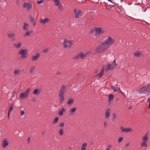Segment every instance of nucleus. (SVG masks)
Masks as SVG:
<instances>
[{"label": "nucleus", "instance_id": "8", "mask_svg": "<svg viewBox=\"0 0 150 150\" xmlns=\"http://www.w3.org/2000/svg\"><path fill=\"white\" fill-rule=\"evenodd\" d=\"M53 1L54 2L55 5L57 6L58 9L60 11H62L63 8L60 2V1L59 0H53Z\"/></svg>", "mask_w": 150, "mask_h": 150}, {"label": "nucleus", "instance_id": "19", "mask_svg": "<svg viewBox=\"0 0 150 150\" xmlns=\"http://www.w3.org/2000/svg\"><path fill=\"white\" fill-rule=\"evenodd\" d=\"M96 50L98 53L104 52L103 49L101 48L100 45L97 47Z\"/></svg>", "mask_w": 150, "mask_h": 150}, {"label": "nucleus", "instance_id": "38", "mask_svg": "<svg viewBox=\"0 0 150 150\" xmlns=\"http://www.w3.org/2000/svg\"><path fill=\"white\" fill-rule=\"evenodd\" d=\"M146 142L143 141V142L141 144V146L142 147H146L147 145Z\"/></svg>", "mask_w": 150, "mask_h": 150}, {"label": "nucleus", "instance_id": "17", "mask_svg": "<svg viewBox=\"0 0 150 150\" xmlns=\"http://www.w3.org/2000/svg\"><path fill=\"white\" fill-rule=\"evenodd\" d=\"M110 108H107L105 112V118L107 119L109 117L110 114Z\"/></svg>", "mask_w": 150, "mask_h": 150}, {"label": "nucleus", "instance_id": "1", "mask_svg": "<svg viewBox=\"0 0 150 150\" xmlns=\"http://www.w3.org/2000/svg\"><path fill=\"white\" fill-rule=\"evenodd\" d=\"M65 88L66 86L63 85L60 89L59 95L60 98L59 103L60 104H62L64 100V95L65 93Z\"/></svg>", "mask_w": 150, "mask_h": 150}, {"label": "nucleus", "instance_id": "62", "mask_svg": "<svg viewBox=\"0 0 150 150\" xmlns=\"http://www.w3.org/2000/svg\"><path fill=\"white\" fill-rule=\"evenodd\" d=\"M8 119H9V113H8Z\"/></svg>", "mask_w": 150, "mask_h": 150}, {"label": "nucleus", "instance_id": "60", "mask_svg": "<svg viewBox=\"0 0 150 150\" xmlns=\"http://www.w3.org/2000/svg\"><path fill=\"white\" fill-rule=\"evenodd\" d=\"M15 40V38L14 37L13 38V39L11 40L12 41H13Z\"/></svg>", "mask_w": 150, "mask_h": 150}, {"label": "nucleus", "instance_id": "22", "mask_svg": "<svg viewBox=\"0 0 150 150\" xmlns=\"http://www.w3.org/2000/svg\"><path fill=\"white\" fill-rule=\"evenodd\" d=\"M26 7L30 9L31 8V5L29 3H25L23 5V7L25 8Z\"/></svg>", "mask_w": 150, "mask_h": 150}, {"label": "nucleus", "instance_id": "6", "mask_svg": "<svg viewBox=\"0 0 150 150\" xmlns=\"http://www.w3.org/2000/svg\"><path fill=\"white\" fill-rule=\"evenodd\" d=\"M30 90L29 88L27 89L24 92H23L21 93L20 95V98L22 99H25L28 96V94Z\"/></svg>", "mask_w": 150, "mask_h": 150}, {"label": "nucleus", "instance_id": "56", "mask_svg": "<svg viewBox=\"0 0 150 150\" xmlns=\"http://www.w3.org/2000/svg\"><path fill=\"white\" fill-rule=\"evenodd\" d=\"M112 2V4H113V5H112V6H116V3H114V2H112H112Z\"/></svg>", "mask_w": 150, "mask_h": 150}, {"label": "nucleus", "instance_id": "43", "mask_svg": "<svg viewBox=\"0 0 150 150\" xmlns=\"http://www.w3.org/2000/svg\"><path fill=\"white\" fill-rule=\"evenodd\" d=\"M64 125V122L61 123L59 125V127H63Z\"/></svg>", "mask_w": 150, "mask_h": 150}, {"label": "nucleus", "instance_id": "26", "mask_svg": "<svg viewBox=\"0 0 150 150\" xmlns=\"http://www.w3.org/2000/svg\"><path fill=\"white\" fill-rule=\"evenodd\" d=\"M22 45V43L21 42H19L18 43V44H14L13 46L14 47L17 49L19 48Z\"/></svg>", "mask_w": 150, "mask_h": 150}, {"label": "nucleus", "instance_id": "58", "mask_svg": "<svg viewBox=\"0 0 150 150\" xmlns=\"http://www.w3.org/2000/svg\"><path fill=\"white\" fill-rule=\"evenodd\" d=\"M29 33L30 35L31 34H32L33 33V31H29Z\"/></svg>", "mask_w": 150, "mask_h": 150}, {"label": "nucleus", "instance_id": "11", "mask_svg": "<svg viewBox=\"0 0 150 150\" xmlns=\"http://www.w3.org/2000/svg\"><path fill=\"white\" fill-rule=\"evenodd\" d=\"M8 142L6 139H4L2 141V147L3 148H6L8 145Z\"/></svg>", "mask_w": 150, "mask_h": 150}, {"label": "nucleus", "instance_id": "54", "mask_svg": "<svg viewBox=\"0 0 150 150\" xmlns=\"http://www.w3.org/2000/svg\"><path fill=\"white\" fill-rule=\"evenodd\" d=\"M148 101H149V108H150V99L149 98L148 99Z\"/></svg>", "mask_w": 150, "mask_h": 150}, {"label": "nucleus", "instance_id": "61", "mask_svg": "<svg viewBox=\"0 0 150 150\" xmlns=\"http://www.w3.org/2000/svg\"><path fill=\"white\" fill-rule=\"evenodd\" d=\"M33 100L34 102H36V99L35 98L33 99Z\"/></svg>", "mask_w": 150, "mask_h": 150}, {"label": "nucleus", "instance_id": "7", "mask_svg": "<svg viewBox=\"0 0 150 150\" xmlns=\"http://www.w3.org/2000/svg\"><path fill=\"white\" fill-rule=\"evenodd\" d=\"M115 40L111 37H109L108 38L104 41V43L108 45H111L115 42Z\"/></svg>", "mask_w": 150, "mask_h": 150}, {"label": "nucleus", "instance_id": "42", "mask_svg": "<svg viewBox=\"0 0 150 150\" xmlns=\"http://www.w3.org/2000/svg\"><path fill=\"white\" fill-rule=\"evenodd\" d=\"M113 117L112 118V120H115L117 117V115L115 113H113Z\"/></svg>", "mask_w": 150, "mask_h": 150}, {"label": "nucleus", "instance_id": "21", "mask_svg": "<svg viewBox=\"0 0 150 150\" xmlns=\"http://www.w3.org/2000/svg\"><path fill=\"white\" fill-rule=\"evenodd\" d=\"M29 17L31 22L33 23V25L35 26L36 25V23L35 19L33 18L32 16L30 15L29 16Z\"/></svg>", "mask_w": 150, "mask_h": 150}, {"label": "nucleus", "instance_id": "27", "mask_svg": "<svg viewBox=\"0 0 150 150\" xmlns=\"http://www.w3.org/2000/svg\"><path fill=\"white\" fill-rule=\"evenodd\" d=\"M77 109V108L76 107H74L73 108L71 109L69 111L71 115H73L74 114V112H75Z\"/></svg>", "mask_w": 150, "mask_h": 150}, {"label": "nucleus", "instance_id": "24", "mask_svg": "<svg viewBox=\"0 0 150 150\" xmlns=\"http://www.w3.org/2000/svg\"><path fill=\"white\" fill-rule=\"evenodd\" d=\"M74 102V99L72 98H69L67 100V103L68 105L72 104Z\"/></svg>", "mask_w": 150, "mask_h": 150}, {"label": "nucleus", "instance_id": "55", "mask_svg": "<svg viewBox=\"0 0 150 150\" xmlns=\"http://www.w3.org/2000/svg\"><path fill=\"white\" fill-rule=\"evenodd\" d=\"M112 147V145L109 144L108 146V148H109L110 149V148H111Z\"/></svg>", "mask_w": 150, "mask_h": 150}, {"label": "nucleus", "instance_id": "16", "mask_svg": "<svg viewBox=\"0 0 150 150\" xmlns=\"http://www.w3.org/2000/svg\"><path fill=\"white\" fill-rule=\"evenodd\" d=\"M96 33L95 28L92 30L89 33V35L90 37L93 38L94 35L95 36V34Z\"/></svg>", "mask_w": 150, "mask_h": 150}, {"label": "nucleus", "instance_id": "47", "mask_svg": "<svg viewBox=\"0 0 150 150\" xmlns=\"http://www.w3.org/2000/svg\"><path fill=\"white\" fill-rule=\"evenodd\" d=\"M113 64L114 65V66L115 67L116 66V65H117V64H116V62H115V59L114 61H113Z\"/></svg>", "mask_w": 150, "mask_h": 150}, {"label": "nucleus", "instance_id": "28", "mask_svg": "<svg viewBox=\"0 0 150 150\" xmlns=\"http://www.w3.org/2000/svg\"><path fill=\"white\" fill-rule=\"evenodd\" d=\"M87 144L86 143H84L82 145L81 148V150H86V148L87 146Z\"/></svg>", "mask_w": 150, "mask_h": 150}, {"label": "nucleus", "instance_id": "15", "mask_svg": "<svg viewBox=\"0 0 150 150\" xmlns=\"http://www.w3.org/2000/svg\"><path fill=\"white\" fill-rule=\"evenodd\" d=\"M115 68V67L113 65L110 64H109L107 65L106 69L108 70H112Z\"/></svg>", "mask_w": 150, "mask_h": 150}, {"label": "nucleus", "instance_id": "44", "mask_svg": "<svg viewBox=\"0 0 150 150\" xmlns=\"http://www.w3.org/2000/svg\"><path fill=\"white\" fill-rule=\"evenodd\" d=\"M123 138L122 137H120L118 140L119 143H120L123 140Z\"/></svg>", "mask_w": 150, "mask_h": 150}, {"label": "nucleus", "instance_id": "9", "mask_svg": "<svg viewBox=\"0 0 150 150\" xmlns=\"http://www.w3.org/2000/svg\"><path fill=\"white\" fill-rule=\"evenodd\" d=\"M120 129L122 132H125L126 133H128L129 132H132L133 131L132 129L130 127L126 128L123 127L122 126H121L120 127Z\"/></svg>", "mask_w": 150, "mask_h": 150}, {"label": "nucleus", "instance_id": "4", "mask_svg": "<svg viewBox=\"0 0 150 150\" xmlns=\"http://www.w3.org/2000/svg\"><path fill=\"white\" fill-rule=\"evenodd\" d=\"M150 92V85H148L146 86L142 87L139 91V92L141 94L145 92L149 93Z\"/></svg>", "mask_w": 150, "mask_h": 150}, {"label": "nucleus", "instance_id": "52", "mask_svg": "<svg viewBox=\"0 0 150 150\" xmlns=\"http://www.w3.org/2000/svg\"><path fill=\"white\" fill-rule=\"evenodd\" d=\"M30 137H29L27 139V141L28 142V143L29 144L30 143Z\"/></svg>", "mask_w": 150, "mask_h": 150}, {"label": "nucleus", "instance_id": "10", "mask_svg": "<svg viewBox=\"0 0 150 150\" xmlns=\"http://www.w3.org/2000/svg\"><path fill=\"white\" fill-rule=\"evenodd\" d=\"M74 12L75 14V17L76 19L79 18V16L82 14L81 11L80 10L78 11L76 9H74Z\"/></svg>", "mask_w": 150, "mask_h": 150}, {"label": "nucleus", "instance_id": "37", "mask_svg": "<svg viewBox=\"0 0 150 150\" xmlns=\"http://www.w3.org/2000/svg\"><path fill=\"white\" fill-rule=\"evenodd\" d=\"M33 93L36 95L39 94L40 93V92H39L38 89H35L33 91Z\"/></svg>", "mask_w": 150, "mask_h": 150}, {"label": "nucleus", "instance_id": "33", "mask_svg": "<svg viewBox=\"0 0 150 150\" xmlns=\"http://www.w3.org/2000/svg\"><path fill=\"white\" fill-rule=\"evenodd\" d=\"M15 35L14 34L9 33L7 35V37L8 38H13L15 37Z\"/></svg>", "mask_w": 150, "mask_h": 150}, {"label": "nucleus", "instance_id": "5", "mask_svg": "<svg viewBox=\"0 0 150 150\" xmlns=\"http://www.w3.org/2000/svg\"><path fill=\"white\" fill-rule=\"evenodd\" d=\"M28 51L27 49H21L19 51L18 54L21 55V57L22 59H25L27 57Z\"/></svg>", "mask_w": 150, "mask_h": 150}, {"label": "nucleus", "instance_id": "13", "mask_svg": "<svg viewBox=\"0 0 150 150\" xmlns=\"http://www.w3.org/2000/svg\"><path fill=\"white\" fill-rule=\"evenodd\" d=\"M40 56L39 53H37L35 55L33 56L31 58V60L33 61H36Z\"/></svg>", "mask_w": 150, "mask_h": 150}, {"label": "nucleus", "instance_id": "57", "mask_svg": "<svg viewBox=\"0 0 150 150\" xmlns=\"http://www.w3.org/2000/svg\"><path fill=\"white\" fill-rule=\"evenodd\" d=\"M45 133V131H43L42 132V135H44Z\"/></svg>", "mask_w": 150, "mask_h": 150}, {"label": "nucleus", "instance_id": "36", "mask_svg": "<svg viewBox=\"0 0 150 150\" xmlns=\"http://www.w3.org/2000/svg\"><path fill=\"white\" fill-rule=\"evenodd\" d=\"M35 66H32L30 67L29 71L30 74H32L33 73V71L35 69Z\"/></svg>", "mask_w": 150, "mask_h": 150}, {"label": "nucleus", "instance_id": "18", "mask_svg": "<svg viewBox=\"0 0 150 150\" xmlns=\"http://www.w3.org/2000/svg\"><path fill=\"white\" fill-rule=\"evenodd\" d=\"M104 71V66L103 67L102 70H101L100 72L97 75V76L99 78H100L103 76Z\"/></svg>", "mask_w": 150, "mask_h": 150}, {"label": "nucleus", "instance_id": "45", "mask_svg": "<svg viewBox=\"0 0 150 150\" xmlns=\"http://www.w3.org/2000/svg\"><path fill=\"white\" fill-rule=\"evenodd\" d=\"M48 48H47L46 49H45L43 50V52L45 53L47 52H48Z\"/></svg>", "mask_w": 150, "mask_h": 150}, {"label": "nucleus", "instance_id": "35", "mask_svg": "<svg viewBox=\"0 0 150 150\" xmlns=\"http://www.w3.org/2000/svg\"><path fill=\"white\" fill-rule=\"evenodd\" d=\"M13 104H11L10 105L8 110V113H9V114H10V112L12 111L13 108Z\"/></svg>", "mask_w": 150, "mask_h": 150}, {"label": "nucleus", "instance_id": "23", "mask_svg": "<svg viewBox=\"0 0 150 150\" xmlns=\"http://www.w3.org/2000/svg\"><path fill=\"white\" fill-rule=\"evenodd\" d=\"M79 57L81 59H83L85 58L86 57V54H84L83 52H81L79 54Z\"/></svg>", "mask_w": 150, "mask_h": 150}, {"label": "nucleus", "instance_id": "29", "mask_svg": "<svg viewBox=\"0 0 150 150\" xmlns=\"http://www.w3.org/2000/svg\"><path fill=\"white\" fill-rule=\"evenodd\" d=\"M148 133H146L145 135L142 138V140H143V141H145L147 142V141L148 139V137H147Z\"/></svg>", "mask_w": 150, "mask_h": 150}, {"label": "nucleus", "instance_id": "59", "mask_svg": "<svg viewBox=\"0 0 150 150\" xmlns=\"http://www.w3.org/2000/svg\"><path fill=\"white\" fill-rule=\"evenodd\" d=\"M129 145V143L125 145L126 147H127Z\"/></svg>", "mask_w": 150, "mask_h": 150}, {"label": "nucleus", "instance_id": "32", "mask_svg": "<svg viewBox=\"0 0 150 150\" xmlns=\"http://www.w3.org/2000/svg\"><path fill=\"white\" fill-rule=\"evenodd\" d=\"M133 54L135 56L137 57H140L141 56V53L139 52H134Z\"/></svg>", "mask_w": 150, "mask_h": 150}, {"label": "nucleus", "instance_id": "34", "mask_svg": "<svg viewBox=\"0 0 150 150\" xmlns=\"http://www.w3.org/2000/svg\"><path fill=\"white\" fill-rule=\"evenodd\" d=\"M114 98V95L112 94H110L109 95L108 101L110 102Z\"/></svg>", "mask_w": 150, "mask_h": 150}, {"label": "nucleus", "instance_id": "50", "mask_svg": "<svg viewBox=\"0 0 150 150\" xmlns=\"http://www.w3.org/2000/svg\"><path fill=\"white\" fill-rule=\"evenodd\" d=\"M117 90H117L116 89L115 90H114V91L115 92H116L118 91H119L120 90V92H121V93H122V92L119 89H118V88H117Z\"/></svg>", "mask_w": 150, "mask_h": 150}, {"label": "nucleus", "instance_id": "14", "mask_svg": "<svg viewBox=\"0 0 150 150\" xmlns=\"http://www.w3.org/2000/svg\"><path fill=\"white\" fill-rule=\"evenodd\" d=\"M103 50L104 51H106L108 48V45L104 43V42H103L100 45Z\"/></svg>", "mask_w": 150, "mask_h": 150}, {"label": "nucleus", "instance_id": "48", "mask_svg": "<svg viewBox=\"0 0 150 150\" xmlns=\"http://www.w3.org/2000/svg\"><path fill=\"white\" fill-rule=\"evenodd\" d=\"M24 113L25 112L24 110H21V116H23L24 115Z\"/></svg>", "mask_w": 150, "mask_h": 150}, {"label": "nucleus", "instance_id": "25", "mask_svg": "<svg viewBox=\"0 0 150 150\" xmlns=\"http://www.w3.org/2000/svg\"><path fill=\"white\" fill-rule=\"evenodd\" d=\"M29 25L28 24L24 23V25L23 26V29L24 30L27 31L29 29L28 27Z\"/></svg>", "mask_w": 150, "mask_h": 150}, {"label": "nucleus", "instance_id": "46", "mask_svg": "<svg viewBox=\"0 0 150 150\" xmlns=\"http://www.w3.org/2000/svg\"><path fill=\"white\" fill-rule=\"evenodd\" d=\"M44 1L43 0H41L39 1H37V3L38 4H40L41 3L43 2Z\"/></svg>", "mask_w": 150, "mask_h": 150}, {"label": "nucleus", "instance_id": "20", "mask_svg": "<svg viewBox=\"0 0 150 150\" xmlns=\"http://www.w3.org/2000/svg\"><path fill=\"white\" fill-rule=\"evenodd\" d=\"M66 112V110L64 108H62L59 111L58 114L60 116H62L63 115V112Z\"/></svg>", "mask_w": 150, "mask_h": 150}, {"label": "nucleus", "instance_id": "51", "mask_svg": "<svg viewBox=\"0 0 150 150\" xmlns=\"http://www.w3.org/2000/svg\"><path fill=\"white\" fill-rule=\"evenodd\" d=\"M60 74H61V72L59 71H58L56 72V74L57 75H58Z\"/></svg>", "mask_w": 150, "mask_h": 150}, {"label": "nucleus", "instance_id": "2", "mask_svg": "<svg viewBox=\"0 0 150 150\" xmlns=\"http://www.w3.org/2000/svg\"><path fill=\"white\" fill-rule=\"evenodd\" d=\"M95 28L96 31L95 36L96 37H99L105 33V30L102 29L101 27H96Z\"/></svg>", "mask_w": 150, "mask_h": 150}, {"label": "nucleus", "instance_id": "3", "mask_svg": "<svg viewBox=\"0 0 150 150\" xmlns=\"http://www.w3.org/2000/svg\"><path fill=\"white\" fill-rule=\"evenodd\" d=\"M63 44L64 48H70L73 45V41L72 40H69L67 39H65L64 40Z\"/></svg>", "mask_w": 150, "mask_h": 150}, {"label": "nucleus", "instance_id": "64", "mask_svg": "<svg viewBox=\"0 0 150 150\" xmlns=\"http://www.w3.org/2000/svg\"><path fill=\"white\" fill-rule=\"evenodd\" d=\"M107 4H105V6H107Z\"/></svg>", "mask_w": 150, "mask_h": 150}, {"label": "nucleus", "instance_id": "53", "mask_svg": "<svg viewBox=\"0 0 150 150\" xmlns=\"http://www.w3.org/2000/svg\"><path fill=\"white\" fill-rule=\"evenodd\" d=\"M111 88L114 91V90L116 89L115 88V86H111Z\"/></svg>", "mask_w": 150, "mask_h": 150}, {"label": "nucleus", "instance_id": "41", "mask_svg": "<svg viewBox=\"0 0 150 150\" xmlns=\"http://www.w3.org/2000/svg\"><path fill=\"white\" fill-rule=\"evenodd\" d=\"M30 35V34L29 33V32L28 31H27L25 34H24V37H25L26 36H28Z\"/></svg>", "mask_w": 150, "mask_h": 150}, {"label": "nucleus", "instance_id": "12", "mask_svg": "<svg viewBox=\"0 0 150 150\" xmlns=\"http://www.w3.org/2000/svg\"><path fill=\"white\" fill-rule=\"evenodd\" d=\"M50 19L48 18H45L44 19H41L40 20V22L43 25L45 24L46 23L49 22L50 21Z\"/></svg>", "mask_w": 150, "mask_h": 150}, {"label": "nucleus", "instance_id": "39", "mask_svg": "<svg viewBox=\"0 0 150 150\" xmlns=\"http://www.w3.org/2000/svg\"><path fill=\"white\" fill-rule=\"evenodd\" d=\"M59 120V118L58 117H57L55 118L53 120V123L54 124H55L58 122Z\"/></svg>", "mask_w": 150, "mask_h": 150}, {"label": "nucleus", "instance_id": "63", "mask_svg": "<svg viewBox=\"0 0 150 150\" xmlns=\"http://www.w3.org/2000/svg\"><path fill=\"white\" fill-rule=\"evenodd\" d=\"M106 150H110V149L109 148H107Z\"/></svg>", "mask_w": 150, "mask_h": 150}, {"label": "nucleus", "instance_id": "40", "mask_svg": "<svg viewBox=\"0 0 150 150\" xmlns=\"http://www.w3.org/2000/svg\"><path fill=\"white\" fill-rule=\"evenodd\" d=\"M80 58L79 54H78L77 55L74 57L72 58V59L74 60L77 59H79Z\"/></svg>", "mask_w": 150, "mask_h": 150}, {"label": "nucleus", "instance_id": "49", "mask_svg": "<svg viewBox=\"0 0 150 150\" xmlns=\"http://www.w3.org/2000/svg\"><path fill=\"white\" fill-rule=\"evenodd\" d=\"M104 126L105 127H106L108 125L107 123L106 122H105L104 123Z\"/></svg>", "mask_w": 150, "mask_h": 150}, {"label": "nucleus", "instance_id": "30", "mask_svg": "<svg viewBox=\"0 0 150 150\" xmlns=\"http://www.w3.org/2000/svg\"><path fill=\"white\" fill-rule=\"evenodd\" d=\"M58 132L60 136H63L64 134L63 129L62 128L58 130Z\"/></svg>", "mask_w": 150, "mask_h": 150}, {"label": "nucleus", "instance_id": "31", "mask_svg": "<svg viewBox=\"0 0 150 150\" xmlns=\"http://www.w3.org/2000/svg\"><path fill=\"white\" fill-rule=\"evenodd\" d=\"M14 74L15 75L20 74V70L19 69L15 70L14 72Z\"/></svg>", "mask_w": 150, "mask_h": 150}]
</instances>
